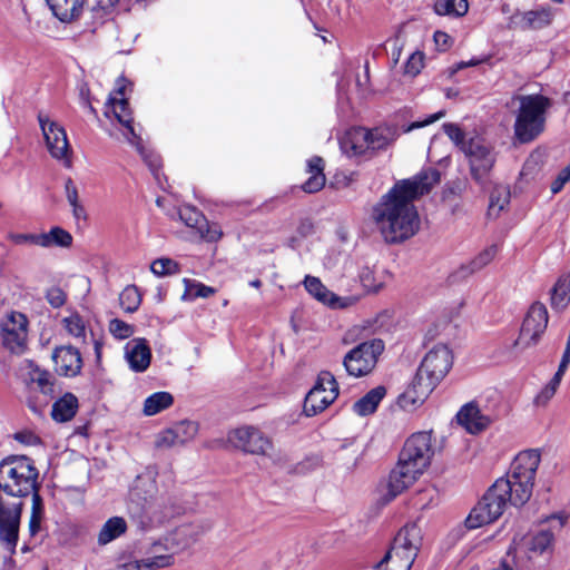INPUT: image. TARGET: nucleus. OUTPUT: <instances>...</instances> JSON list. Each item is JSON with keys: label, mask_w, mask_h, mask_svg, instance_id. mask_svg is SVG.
<instances>
[{"label": "nucleus", "mask_w": 570, "mask_h": 570, "mask_svg": "<svg viewBox=\"0 0 570 570\" xmlns=\"http://www.w3.org/2000/svg\"><path fill=\"white\" fill-rule=\"evenodd\" d=\"M560 383L557 380L551 379L541 391L534 397V404L537 406H544L554 396Z\"/></svg>", "instance_id": "53"}, {"label": "nucleus", "mask_w": 570, "mask_h": 570, "mask_svg": "<svg viewBox=\"0 0 570 570\" xmlns=\"http://www.w3.org/2000/svg\"><path fill=\"white\" fill-rule=\"evenodd\" d=\"M570 181V176L567 171L566 168H563L559 175L557 176V178L552 181L551 184V191L552 194H558L559 191H561V189L563 188V186Z\"/></svg>", "instance_id": "60"}, {"label": "nucleus", "mask_w": 570, "mask_h": 570, "mask_svg": "<svg viewBox=\"0 0 570 570\" xmlns=\"http://www.w3.org/2000/svg\"><path fill=\"white\" fill-rule=\"evenodd\" d=\"M495 481L479 503L470 511L464 521V525L469 530H474L483 525L494 522L499 518V491Z\"/></svg>", "instance_id": "17"}, {"label": "nucleus", "mask_w": 570, "mask_h": 570, "mask_svg": "<svg viewBox=\"0 0 570 570\" xmlns=\"http://www.w3.org/2000/svg\"><path fill=\"white\" fill-rule=\"evenodd\" d=\"M539 463L540 454L534 450L522 451L514 458L507 472L504 489L501 488V503L521 507L528 502Z\"/></svg>", "instance_id": "2"}, {"label": "nucleus", "mask_w": 570, "mask_h": 570, "mask_svg": "<svg viewBox=\"0 0 570 570\" xmlns=\"http://www.w3.org/2000/svg\"><path fill=\"white\" fill-rule=\"evenodd\" d=\"M360 281L367 292H377L382 287V282L376 279L374 271L368 267L361 271Z\"/></svg>", "instance_id": "54"}, {"label": "nucleus", "mask_w": 570, "mask_h": 570, "mask_svg": "<svg viewBox=\"0 0 570 570\" xmlns=\"http://www.w3.org/2000/svg\"><path fill=\"white\" fill-rule=\"evenodd\" d=\"M197 433L198 424L194 421L184 420L159 432L156 436L155 445L158 449L185 445L193 441Z\"/></svg>", "instance_id": "19"}, {"label": "nucleus", "mask_w": 570, "mask_h": 570, "mask_svg": "<svg viewBox=\"0 0 570 570\" xmlns=\"http://www.w3.org/2000/svg\"><path fill=\"white\" fill-rule=\"evenodd\" d=\"M174 397L168 392H156L149 395L144 402L142 412L153 416L171 406Z\"/></svg>", "instance_id": "37"}, {"label": "nucleus", "mask_w": 570, "mask_h": 570, "mask_svg": "<svg viewBox=\"0 0 570 570\" xmlns=\"http://www.w3.org/2000/svg\"><path fill=\"white\" fill-rule=\"evenodd\" d=\"M71 208H72V214L77 219H86L87 218L86 209L80 203H78L76 205H71Z\"/></svg>", "instance_id": "63"}, {"label": "nucleus", "mask_w": 570, "mask_h": 570, "mask_svg": "<svg viewBox=\"0 0 570 570\" xmlns=\"http://www.w3.org/2000/svg\"><path fill=\"white\" fill-rule=\"evenodd\" d=\"M7 239L14 245H33L41 247L40 234L11 232L7 235Z\"/></svg>", "instance_id": "51"}, {"label": "nucleus", "mask_w": 570, "mask_h": 570, "mask_svg": "<svg viewBox=\"0 0 570 570\" xmlns=\"http://www.w3.org/2000/svg\"><path fill=\"white\" fill-rule=\"evenodd\" d=\"M468 9V0H436L434 4V11L439 16L462 17Z\"/></svg>", "instance_id": "40"}, {"label": "nucleus", "mask_w": 570, "mask_h": 570, "mask_svg": "<svg viewBox=\"0 0 570 570\" xmlns=\"http://www.w3.org/2000/svg\"><path fill=\"white\" fill-rule=\"evenodd\" d=\"M127 530L126 521L120 517H112L105 522L98 534V543L106 546L119 538Z\"/></svg>", "instance_id": "35"}, {"label": "nucleus", "mask_w": 570, "mask_h": 570, "mask_svg": "<svg viewBox=\"0 0 570 570\" xmlns=\"http://www.w3.org/2000/svg\"><path fill=\"white\" fill-rule=\"evenodd\" d=\"M125 81V79H120L117 82L115 95H111L108 99L106 115L108 116L111 111L117 121L122 126V135L125 139L132 146L139 148L140 137L136 134L131 112L128 108V102L124 97Z\"/></svg>", "instance_id": "13"}, {"label": "nucleus", "mask_w": 570, "mask_h": 570, "mask_svg": "<svg viewBox=\"0 0 570 570\" xmlns=\"http://www.w3.org/2000/svg\"><path fill=\"white\" fill-rule=\"evenodd\" d=\"M179 217L184 224L196 230L199 238L215 243L223 237V230L217 223H209L206 217L194 207H184L179 212Z\"/></svg>", "instance_id": "21"}, {"label": "nucleus", "mask_w": 570, "mask_h": 570, "mask_svg": "<svg viewBox=\"0 0 570 570\" xmlns=\"http://www.w3.org/2000/svg\"><path fill=\"white\" fill-rule=\"evenodd\" d=\"M41 247L51 246L69 247L72 243V236L61 227H52L48 233L40 234Z\"/></svg>", "instance_id": "38"}, {"label": "nucleus", "mask_w": 570, "mask_h": 570, "mask_svg": "<svg viewBox=\"0 0 570 570\" xmlns=\"http://www.w3.org/2000/svg\"><path fill=\"white\" fill-rule=\"evenodd\" d=\"M109 332L118 340H126L134 334L135 328L119 318H114L109 322Z\"/></svg>", "instance_id": "50"}, {"label": "nucleus", "mask_w": 570, "mask_h": 570, "mask_svg": "<svg viewBox=\"0 0 570 570\" xmlns=\"http://www.w3.org/2000/svg\"><path fill=\"white\" fill-rule=\"evenodd\" d=\"M121 308L127 313H134L141 303V295L135 285L126 286L119 295Z\"/></svg>", "instance_id": "41"}, {"label": "nucleus", "mask_w": 570, "mask_h": 570, "mask_svg": "<svg viewBox=\"0 0 570 570\" xmlns=\"http://www.w3.org/2000/svg\"><path fill=\"white\" fill-rule=\"evenodd\" d=\"M435 387L434 383L417 372L412 384L399 397V404L405 411H414L425 402Z\"/></svg>", "instance_id": "23"}, {"label": "nucleus", "mask_w": 570, "mask_h": 570, "mask_svg": "<svg viewBox=\"0 0 570 570\" xmlns=\"http://www.w3.org/2000/svg\"><path fill=\"white\" fill-rule=\"evenodd\" d=\"M433 38L438 49L441 51L448 50L453 43V39L443 31H436Z\"/></svg>", "instance_id": "59"}, {"label": "nucleus", "mask_w": 570, "mask_h": 570, "mask_svg": "<svg viewBox=\"0 0 570 570\" xmlns=\"http://www.w3.org/2000/svg\"><path fill=\"white\" fill-rule=\"evenodd\" d=\"M441 174L438 169L429 167L422 169L414 177L397 181L393 187L401 194L414 202L416 198L428 194L440 183Z\"/></svg>", "instance_id": "18"}, {"label": "nucleus", "mask_w": 570, "mask_h": 570, "mask_svg": "<svg viewBox=\"0 0 570 570\" xmlns=\"http://www.w3.org/2000/svg\"><path fill=\"white\" fill-rule=\"evenodd\" d=\"M551 520H558V521H559V527H560V528H563V527H564V524H566V521H567L566 517H563V515H561V514H551V515L546 517V518H543L542 520H540V522H539V523H540V524H542V523L549 522V521H551Z\"/></svg>", "instance_id": "64"}, {"label": "nucleus", "mask_w": 570, "mask_h": 570, "mask_svg": "<svg viewBox=\"0 0 570 570\" xmlns=\"http://www.w3.org/2000/svg\"><path fill=\"white\" fill-rule=\"evenodd\" d=\"M229 442L243 452L255 455H269L273 443L261 430L254 426H243L229 433Z\"/></svg>", "instance_id": "16"}, {"label": "nucleus", "mask_w": 570, "mask_h": 570, "mask_svg": "<svg viewBox=\"0 0 570 570\" xmlns=\"http://www.w3.org/2000/svg\"><path fill=\"white\" fill-rule=\"evenodd\" d=\"M306 291L321 303L332 308H344L348 306V298H343L328 291L322 282L313 276H306L304 281Z\"/></svg>", "instance_id": "27"}, {"label": "nucleus", "mask_w": 570, "mask_h": 570, "mask_svg": "<svg viewBox=\"0 0 570 570\" xmlns=\"http://www.w3.org/2000/svg\"><path fill=\"white\" fill-rule=\"evenodd\" d=\"M384 351V342L374 338L352 348L344 357L346 372L355 377L367 375L375 367L379 356Z\"/></svg>", "instance_id": "7"}, {"label": "nucleus", "mask_w": 570, "mask_h": 570, "mask_svg": "<svg viewBox=\"0 0 570 570\" xmlns=\"http://www.w3.org/2000/svg\"><path fill=\"white\" fill-rule=\"evenodd\" d=\"M497 255V247L491 246L490 248L483 250L479 254L469 265L462 266L460 269V274L462 276H468L488 265Z\"/></svg>", "instance_id": "42"}, {"label": "nucleus", "mask_w": 570, "mask_h": 570, "mask_svg": "<svg viewBox=\"0 0 570 570\" xmlns=\"http://www.w3.org/2000/svg\"><path fill=\"white\" fill-rule=\"evenodd\" d=\"M413 562L414 561L409 557H403L400 553L396 556L394 551L390 549L374 570H410Z\"/></svg>", "instance_id": "39"}, {"label": "nucleus", "mask_w": 570, "mask_h": 570, "mask_svg": "<svg viewBox=\"0 0 570 570\" xmlns=\"http://www.w3.org/2000/svg\"><path fill=\"white\" fill-rule=\"evenodd\" d=\"M355 136L358 139H368V148L372 149H382L395 139L394 134L390 129L384 128H375L373 130L357 128Z\"/></svg>", "instance_id": "33"}, {"label": "nucleus", "mask_w": 570, "mask_h": 570, "mask_svg": "<svg viewBox=\"0 0 570 570\" xmlns=\"http://www.w3.org/2000/svg\"><path fill=\"white\" fill-rule=\"evenodd\" d=\"M524 19H527L530 26L538 27L535 21L540 20L548 23L550 21V13L548 11H529L524 14Z\"/></svg>", "instance_id": "58"}, {"label": "nucleus", "mask_w": 570, "mask_h": 570, "mask_svg": "<svg viewBox=\"0 0 570 570\" xmlns=\"http://www.w3.org/2000/svg\"><path fill=\"white\" fill-rule=\"evenodd\" d=\"M424 67V53L422 51L413 52L404 65V73L410 77L417 76Z\"/></svg>", "instance_id": "52"}, {"label": "nucleus", "mask_w": 570, "mask_h": 570, "mask_svg": "<svg viewBox=\"0 0 570 570\" xmlns=\"http://www.w3.org/2000/svg\"><path fill=\"white\" fill-rule=\"evenodd\" d=\"M38 120L50 155L61 160L67 168L71 167L72 151L63 127L42 114H39Z\"/></svg>", "instance_id": "11"}, {"label": "nucleus", "mask_w": 570, "mask_h": 570, "mask_svg": "<svg viewBox=\"0 0 570 570\" xmlns=\"http://www.w3.org/2000/svg\"><path fill=\"white\" fill-rule=\"evenodd\" d=\"M371 218L389 244H399L413 237L421 224L414 203L394 187L373 206Z\"/></svg>", "instance_id": "1"}, {"label": "nucleus", "mask_w": 570, "mask_h": 570, "mask_svg": "<svg viewBox=\"0 0 570 570\" xmlns=\"http://www.w3.org/2000/svg\"><path fill=\"white\" fill-rule=\"evenodd\" d=\"M456 423L470 434H479L491 424V419L483 414L476 403L464 404L455 415Z\"/></svg>", "instance_id": "24"}, {"label": "nucleus", "mask_w": 570, "mask_h": 570, "mask_svg": "<svg viewBox=\"0 0 570 570\" xmlns=\"http://www.w3.org/2000/svg\"><path fill=\"white\" fill-rule=\"evenodd\" d=\"M338 395V386L334 375L327 371L318 374L317 381L304 401V413L307 416L323 412Z\"/></svg>", "instance_id": "9"}, {"label": "nucleus", "mask_w": 570, "mask_h": 570, "mask_svg": "<svg viewBox=\"0 0 570 570\" xmlns=\"http://www.w3.org/2000/svg\"><path fill=\"white\" fill-rule=\"evenodd\" d=\"M357 132V128L348 131L346 138L343 141V148L347 153H352V155H361L364 154L368 149V139H358L355 134Z\"/></svg>", "instance_id": "46"}, {"label": "nucleus", "mask_w": 570, "mask_h": 570, "mask_svg": "<svg viewBox=\"0 0 570 570\" xmlns=\"http://www.w3.org/2000/svg\"><path fill=\"white\" fill-rule=\"evenodd\" d=\"M439 499L440 494L438 489L434 487H426L415 494L413 499V504L419 510H426L429 508L438 505Z\"/></svg>", "instance_id": "43"}, {"label": "nucleus", "mask_w": 570, "mask_h": 570, "mask_svg": "<svg viewBox=\"0 0 570 570\" xmlns=\"http://www.w3.org/2000/svg\"><path fill=\"white\" fill-rule=\"evenodd\" d=\"M483 61H485V59L473 58V59H470L469 61H460L458 63H454L453 66H451L449 68V76L452 77L458 71H460V70H462L464 68H468V67L478 66V65L482 63Z\"/></svg>", "instance_id": "62"}, {"label": "nucleus", "mask_w": 570, "mask_h": 570, "mask_svg": "<svg viewBox=\"0 0 570 570\" xmlns=\"http://www.w3.org/2000/svg\"><path fill=\"white\" fill-rule=\"evenodd\" d=\"M52 360L56 372L65 376L77 375L82 366L80 353L72 346L57 347L53 351Z\"/></svg>", "instance_id": "26"}, {"label": "nucleus", "mask_w": 570, "mask_h": 570, "mask_svg": "<svg viewBox=\"0 0 570 570\" xmlns=\"http://www.w3.org/2000/svg\"><path fill=\"white\" fill-rule=\"evenodd\" d=\"M86 0H51L48 4L52 13L62 22H71L79 18Z\"/></svg>", "instance_id": "29"}, {"label": "nucleus", "mask_w": 570, "mask_h": 570, "mask_svg": "<svg viewBox=\"0 0 570 570\" xmlns=\"http://www.w3.org/2000/svg\"><path fill=\"white\" fill-rule=\"evenodd\" d=\"M14 439L26 445H37L40 443V439L32 432H18L14 434Z\"/></svg>", "instance_id": "61"}, {"label": "nucleus", "mask_w": 570, "mask_h": 570, "mask_svg": "<svg viewBox=\"0 0 570 570\" xmlns=\"http://www.w3.org/2000/svg\"><path fill=\"white\" fill-rule=\"evenodd\" d=\"M519 108L513 126L514 141L529 144L535 140L546 129L547 112L551 100L542 95L518 96Z\"/></svg>", "instance_id": "4"}, {"label": "nucleus", "mask_w": 570, "mask_h": 570, "mask_svg": "<svg viewBox=\"0 0 570 570\" xmlns=\"http://www.w3.org/2000/svg\"><path fill=\"white\" fill-rule=\"evenodd\" d=\"M190 527L183 525L176 529L171 537L167 538V541L173 544L177 542L178 549H185L195 542L196 538L191 535Z\"/></svg>", "instance_id": "49"}, {"label": "nucleus", "mask_w": 570, "mask_h": 570, "mask_svg": "<svg viewBox=\"0 0 570 570\" xmlns=\"http://www.w3.org/2000/svg\"><path fill=\"white\" fill-rule=\"evenodd\" d=\"M444 114L445 112L443 110H441V111H438L436 114L430 116L429 118H426L423 121H414V122L410 124L404 129V132H410V131H412L414 129L422 128V127H425L428 125H431V124L435 122L436 120L441 119L444 116Z\"/></svg>", "instance_id": "56"}, {"label": "nucleus", "mask_w": 570, "mask_h": 570, "mask_svg": "<svg viewBox=\"0 0 570 570\" xmlns=\"http://www.w3.org/2000/svg\"><path fill=\"white\" fill-rule=\"evenodd\" d=\"M548 318L547 307L542 303H533L523 320L519 336L513 345L522 350L535 345L547 328Z\"/></svg>", "instance_id": "10"}, {"label": "nucleus", "mask_w": 570, "mask_h": 570, "mask_svg": "<svg viewBox=\"0 0 570 570\" xmlns=\"http://www.w3.org/2000/svg\"><path fill=\"white\" fill-rule=\"evenodd\" d=\"M46 298L53 308H59L66 303L67 294L60 287L53 286L47 291Z\"/></svg>", "instance_id": "55"}, {"label": "nucleus", "mask_w": 570, "mask_h": 570, "mask_svg": "<svg viewBox=\"0 0 570 570\" xmlns=\"http://www.w3.org/2000/svg\"><path fill=\"white\" fill-rule=\"evenodd\" d=\"M452 364L453 355L448 345L436 344L425 354L417 372L438 385L449 373Z\"/></svg>", "instance_id": "14"}, {"label": "nucleus", "mask_w": 570, "mask_h": 570, "mask_svg": "<svg viewBox=\"0 0 570 570\" xmlns=\"http://www.w3.org/2000/svg\"><path fill=\"white\" fill-rule=\"evenodd\" d=\"M215 294L213 287L206 286L202 283L185 279V292L181 296L183 301H194L197 297H209Z\"/></svg>", "instance_id": "44"}, {"label": "nucleus", "mask_w": 570, "mask_h": 570, "mask_svg": "<svg viewBox=\"0 0 570 570\" xmlns=\"http://www.w3.org/2000/svg\"><path fill=\"white\" fill-rule=\"evenodd\" d=\"M386 390L383 386H376L367 392L363 397L354 403L353 410L360 416H366L376 411L380 402L385 396Z\"/></svg>", "instance_id": "34"}, {"label": "nucleus", "mask_w": 570, "mask_h": 570, "mask_svg": "<svg viewBox=\"0 0 570 570\" xmlns=\"http://www.w3.org/2000/svg\"><path fill=\"white\" fill-rule=\"evenodd\" d=\"M570 303V272L560 276L551 292V305L564 309Z\"/></svg>", "instance_id": "36"}, {"label": "nucleus", "mask_w": 570, "mask_h": 570, "mask_svg": "<svg viewBox=\"0 0 570 570\" xmlns=\"http://www.w3.org/2000/svg\"><path fill=\"white\" fill-rule=\"evenodd\" d=\"M78 406V399L66 393L52 404L51 416L56 422H68L76 415Z\"/></svg>", "instance_id": "31"}, {"label": "nucleus", "mask_w": 570, "mask_h": 570, "mask_svg": "<svg viewBox=\"0 0 570 570\" xmlns=\"http://www.w3.org/2000/svg\"><path fill=\"white\" fill-rule=\"evenodd\" d=\"M433 454L432 434L417 432L405 441L399 461L422 475L429 468Z\"/></svg>", "instance_id": "6"}, {"label": "nucleus", "mask_w": 570, "mask_h": 570, "mask_svg": "<svg viewBox=\"0 0 570 570\" xmlns=\"http://www.w3.org/2000/svg\"><path fill=\"white\" fill-rule=\"evenodd\" d=\"M125 360L131 371L145 372L151 361V351L145 338H132L125 345Z\"/></svg>", "instance_id": "25"}, {"label": "nucleus", "mask_w": 570, "mask_h": 570, "mask_svg": "<svg viewBox=\"0 0 570 570\" xmlns=\"http://www.w3.org/2000/svg\"><path fill=\"white\" fill-rule=\"evenodd\" d=\"M39 472L26 455H10L0 462L1 493L21 500L37 491Z\"/></svg>", "instance_id": "3"}, {"label": "nucleus", "mask_w": 570, "mask_h": 570, "mask_svg": "<svg viewBox=\"0 0 570 570\" xmlns=\"http://www.w3.org/2000/svg\"><path fill=\"white\" fill-rule=\"evenodd\" d=\"M2 344L12 353H22L28 337V320L19 312L9 313L0 323Z\"/></svg>", "instance_id": "15"}, {"label": "nucleus", "mask_w": 570, "mask_h": 570, "mask_svg": "<svg viewBox=\"0 0 570 570\" xmlns=\"http://www.w3.org/2000/svg\"><path fill=\"white\" fill-rule=\"evenodd\" d=\"M422 540L423 535L420 527L416 523L407 524L397 532L390 549L396 556L400 553L414 561L421 549Z\"/></svg>", "instance_id": "22"}, {"label": "nucleus", "mask_w": 570, "mask_h": 570, "mask_svg": "<svg viewBox=\"0 0 570 570\" xmlns=\"http://www.w3.org/2000/svg\"><path fill=\"white\" fill-rule=\"evenodd\" d=\"M66 198L69 205H76L79 202L78 189L71 178H68L65 183Z\"/></svg>", "instance_id": "57"}, {"label": "nucleus", "mask_w": 570, "mask_h": 570, "mask_svg": "<svg viewBox=\"0 0 570 570\" xmlns=\"http://www.w3.org/2000/svg\"><path fill=\"white\" fill-rule=\"evenodd\" d=\"M443 131L450 140L469 158L473 177L482 183L495 164V156L489 150L480 137L465 138L461 127L453 122H444Z\"/></svg>", "instance_id": "5"}, {"label": "nucleus", "mask_w": 570, "mask_h": 570, "mask_svg": "<svg viewBox=\"0 0 570 570\" xmlns=\"http://www.w3.org/2000/svg\"><path fill=\"white\" fill-rule=\"evenodd\" d=\"M21 509V500L0 492V538L10 550L18 541Z\"/></svg>", "instance_id": "12"}, {"label": "nucleus", "mask_w": 570, "mask_h": 570, "mask_svg": "<svg viewBox=\"0 0 570 570\" xmlns=\"http://www.w3.org/2000/svg\"><path fill=\"white\" fill-rule=\"evenodd\" d=\"M174 563L173 554H155L151 557L144 558L141 560H135L117 567L116 570H154L159 568H166Z\"/></svg>", "instance_id": "32"}, {"label": "nucleus", "mask_w": 570, "mask_h": 570, "mask_svg": "<svg viewBox=\"0 0 570 570\" xmlns=\"http://www.w3.org/2000/svg\"><path fill=\"white\" fill-rule=\"evenodd\" d=\"M66 331L77 340L86 338L85 321L78 315L72 314L63 320Z\"/></svg>", "instance_id": "47"}, {"label": "nucleus", "mask_w": 570, "mask_h": 570, "mask_svg": "<svg viewBox=\"0 0 570 570\" xmlns=\"http://www.w3.org/2000/svg\"><path fill=\"white\" fill-rule=\"evenodd\" d=\"M43 517L42 502L39 493L32 497V510L29 520V533L31 537L37 535L41 530V521Z\"/></svg>", "instance_id": "45"}, {"label": "nucleus", "mask_w": 570, "mask_h": 570, "mask_svg": "<svg viewBox=\"0 0 570 570\" xmlns=\"http://www.w3.org/2000/svg\"><path fill=\"white\" fill-rule=\"evenodd\" d=\"M308 179L303 184L302 188L306 193H316L321 190L326 181L324 175V160L314 156L307 160Z\"/></svg>", "instance_id": "30"}, {"label": "nucleus", "mask_w": 570, "mask_h": 570, "mask_svg": "<svg viewBox=\"0 0 570 570\" xmlns=\"http://www.w3.org/2000/svg\"><path fill=\"white\" fill-rule=\"evenodd\" d=\"M150 269L156 276H166L176 274L179 267L178 264L170 258H158L151 263Z\"/></svg>", "instance_id": "48"}, {"label": "nucleus", "mask_w": 570, "mask_h": 570, "mask_svg": "<svg viewBox=\"0 0 570 570\" xmlns=\"http://www.w3.org/2000/svg\"><path fill=\"white\" fill-rule=\"evenodd\" d=\"M21 375L26 381L36 383L43 394L52 393L53 376L45 370H41L32 361H24L20 367Z\"/></svg>", "instance_id": "28"}, {"label": "nucleus", "mask_w": 570, "mask_h": 570, "mask_svg": "<svg viewBox=\"0 0 570 570\" xmlns=\"http://www.w3.org/2000/svg\"><path fill=\"white\" fill-rule=\"evenodd\" d=\"M556 537L551 529H542L528 534H517L512 539L507 554L513 559L517 553H522L528 560L541 557L546 553H552L554 549Z\"/></svg>", "instance_id": "8"}, {"label": "nucleus", "mask_w": 570, "mask_h": 570, "mask_svg": "<svg viewBox=\"0 0 570 570\" xmlns=\"http://www.w3.org/2000/svg\"><path fill=\"white\" fill-rule=\"evenodd\" d=\"M421 474L397 461L395 468L390 472L386 482L382 485V495L385 502L394 500L397 495L409 489Z\"/></svg>", "instance_id": "20"}]
</instances>
